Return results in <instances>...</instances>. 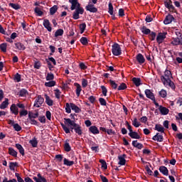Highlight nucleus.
<instances>
[{
  "label": "nucleus",
  "mask_w": 182,
  "mask_h": 182,
  "mask_svg": "<svg viewBox=\"0 0 182 182\" xmlns=\"http://www.w3.org/2000/svg\"><path fill=\"white\" fill-rule=\"evenodd\" d=\"M173 46H180L182 45V37H177L172 39L171 42Z\"/></svg>",
  "instance_id": "obj_8"
},
{
  "label": "nucleus",
  "mask_w": 182,
  "mask_h": 182,
  "mask_svg": "<svg viewBox=\"0 0 182 182\" xmlns=\"http://www.w3.org/2000/svg\"><path fill=\"white\" fill-rule=\"evenodd\" d=\"M34 181L36 182H47L46 178L45 177L42 176L41 173L37 174V177L34 176L33 178Z\"/></svg>",
  "instance_id": "obj_12"
},
{
  "label": "nucleus",
  "mask_w": 182,
  "mask_h": 182,
  "mask_svg": "<svg viewBox=\"0 0 182 182\" xmlns=\"http://www.w3.org/2000/svg\"><path fill=\"white\" fill-rule=\"evenodd\" d=\"M112 48V52L114 56H119V55H122V48L118 43H114Z\"/></svg>",
  "instance_id": "obj_4"
},
{
  "label": "nucleus",
  "mask_w": 182,
  "mask_h": 182,
  "mask_svg": "<svg viewBox=\"0 0 182 182\" xmlns=\"http://www.w3.org/2000/svg\"><path fill=\"white\" fill-rule=\"evenodd\" d=\"M85 29H86V23H83L80 25V33H83V32H85Z\"/></svg>",
  "instance_id": "obj_52"
},
{
  "label": "nucleus",
  "mask_w": 182,
  "mask_h": 182,
  "mask_svg": "<svg viewBox=\"0 0 182 182\" xmlns=\"http://www.w3.org/2000/svg\"><path fill=\"white\" fill-rule=\"evenodd\" d=\"M125 89H127V85H126L125 83H122V84L118 87V90H124Z\"/></svg>",
  "instance_id": "obj_58"
},
{
  "label": "nucleus",
  "mask_w": 182,
  "mask_h": 182,
  "mask_svg": "<svg viewBox=\"0 0 182 182\" xmlns=\"http://www.w3.org/2000/svg\"><path fill=\"white\" fill-rule=\"evenodd\" d=\"M145 95L148 99H151V100H153V102H156V97H154V95L150 90H145Z\"/></svg>",
  "instance_id": "obj_11"
},
{
  "label": "nucleus",
  "mask_w": 182,
  "mask_h": 182,
  "mask_svg": "<svg viewBox=\"0 0 182 182\" xmlns=\"http://www.w3.org/2000/svg\"><path fill=\"white\" fill-rule=\"evenodd\" d=\"M44 96L46 97V103H47L48 106H53V100L46 94L44 95Z\"/></svg>",
  "instance_id": "obj_26"
},
{
  "label": "nucleus",
  "mask_w": 182,
  "mask_h": 182,
  "mask_svg": "<svg viewBox=\"0 0 182 182\" xmlns=\"http://www.w3.org/2000/svg\"><path fill=\"white\" fill-rule=\"evenodd\" d=\"M39 116V114L38 112L33 113V112H29L28 113V119H36Z\"/></svg>",
  "instance_id": "obj_40"
},
{
  "label": "nucleus",
  "mask_w": 182,
  "mask_h": 182,
  "mask_svg": "<svg viewBox=\"0 0 182 182\" xmlns=\"http://www.w3.org/2000/svg\"><path fill=\"white\" fill-rule=\"evenodd\" d=\"M35 12L38 15V16H42L43 15V12L41 11V9L38 7L35 8Z\"/></svg>",
  "instance_id": "obj_51"
},
{
  "label": "nucleus",
  "mask_w": 182,
  "mask_h": 182,
  "mask_svg": "<svg viewBox=\"0 0 182 182\" xmlns=\"http://www.w3.org/2000/svg\"><path fill=\"white\" fill-rule=\"evenodd\" d=\"M136 59L137 62L139 63V65H143V63L146 62V59L144 58V56L141 55V53H139L136 55Z\"/></svg>",
  "instance_id": "obj_16"
},
{
  "label": "nucleus",
  "mask_w": 182,
  "mask_h": 182,
  "mask_svg": "<svg viewBox=\"0 0 182 182\" xmlns=\"http://www.w3.org/2000/svg\"><path fill=\"white\" fill-rule=\"evenodd\" d=\"M9 105V100H8V98H5V100L0 105V109H1V110H4V109H6V107H8Z\"/></svg>",
  "instance_id": "obj_20"
},
{
  "label": "nucleus",
  "mask_w": 182,
  "mask_h": 182,
  "mask_svg": "<svg viewBox=\"0 0 182 182\" xmlns=\"http://www.w3.org/2000/svg\"><path fill=\"white\" fill-rule=\"evenodd\" d=\"M132 146H134V147H136V149H139V150H141V149L143 148V144L139 143L137 141H133Z\"/></svg>",
  "instance_id": "obj_30"
},
{
  "label": "nucleus",
  "mask_w": 182,
  "mask_h": 182,
  "mask_svg": "<svg viewBox=\"0 0 182 182\" xmlns=\"http://www.w3.org/2000/svg\"><path fill=\"white\" fill-rule=\"evenodd\" d=\"M8 45L5 43L0 45V49L2 52H6V48Z\"/></svg>",
  "instance_id": "obj_53"
},
{
  "label": "nucleus",
  "mask_w": 182,
  "mask_h": 182,
  "mask_svg": "<svg viewBox=\"0 0 182 182\" xmlns=\"http://www.w3.org/2000/svg\"><path fill=\"white\" fill-rule=\"evenodd\" d=\"M14 80H16V82L21 81V75H19V73L16 74V75L14 76Z\"/></svg>",
  "instance_id": "obj_62"
},
{
  "label": "nucleus",
  "mask_w": 182,
  "mask_h": 182,
  "mask_svg": "<svg viewBox=\"0 0 182 182\" xmlns=\"http://www.w3.org/2000/svg\"><path fill=\"white\" fill-rule=\"evenodd\" d=\"M156 33H154V32L152 31L151 33H150L149 38H150L151 41H155V40H156Z\"/></svg>",
  "instance_id": "obj_60"
},
{
  "label": "nucleus",
  "mask_w": 182,
  "mask_h": 182,
  "mask_svg": "<svg viewBox=\"0 0 182 182\" xmlns=\"http://www.w3.org/2000/svg\"><path fill=\"white\" fill-rule=\"evenodd\" d=\"M65 120V124L61 123V127H63V129L64 130L65 133L66 134L70 133V129H69V127L67 126H69L71 129V130H75V133L78 134V136H82V127L80 125L76 124L75 121L71 120L69 118H64Z\"/></svg>",
  "instance_id": "obj_1"
},
{
  "label": "nucleus",
  "mask_w": 182,
  "mask_h": 182,
  "mask_svg": "<svg viewBox=\"0 0 182 182\" xmlns=\"http://www.w3.org/2000/svg\"><path fill=\"white\" fill-rule=\"evenodd\" d=\"M62 35H63V29L62 28L58 29L55 33V38H58V36H62Z\"/></svg>",
  "instance_id": "obj_45"
},
{
  "label": "nucleus",
  "mask_w": 182,
  "mask_h": 182,
  "mask_svg": "<svg viewBox=\"0 0 182 182\" xmlns=\"http://www.w3.org/2000/svg\"><path fill=\"white\" fill-rule=\"evenodd\" d=\"M159 171L164 174V176H168V169L166 166H161L159 168Z\"/></svg>",
  "instance_id": "obj_27"
},
{
  "label": "nucleus",
  "mask_w": 182,
  "mask_h": 182,
  "mask_svg": "<svg viewBox=\"0 0 182 182\" xmlns=\"http://www.w3.org/2000/svg\"><path fill=\"white\" fill-rule=\"evenodd\" d=\"M109 83L113 89H117V84L115 81L110 80Z\"/></svg>",
  "instance_id": "obj_59"
},
{
  "label": "nucleus",
  "mask_w": 182,
  "mask_h": 182,
  "mask_svg": "<svg viewBox=\"0 0 182 182\" xmlns=\"http://www.w3.org/2000/svg\"><path fill=\"white\" fill-rule=\"evenodd\" d=\"M10 110L11 113H13V114H15V116H18L19 113V109H18V106L16 105L13 104L10 107Z\"/></svg>",
  "instance_id": "obj_13"
},
{
  "label": "nucleus",
  "mask_w": 182,
  "mask_h": 182,
  "mask_svg": "<svg viewBox=\"0 0 182 182\" xmlns=\"http://www.w3.org/2000/svg\"><path fill=\"white\" fill-rule=\"evenodd\" d=\"M159 110L161 114H162L163 116H166V114H168V112H170V110H168V109H167L163 106H159Z\"/></svg>",
  "instance_id": "obj_17"
},
{
  "label": "nucleus",
  "mask_w": 182,
  "mask_h": 182,
  "mask_svg": "<svg viewBox=\"0 0 182 182\" xmlns=\"http://www.w3.org/2000/svg\"><path fill=\"white\" fill-rule=\"evenodd\" d=\"M171 76V71L168 70H166L164 72V75L161 77V80L162 82H165L166 80H170V77Z\"/></svg>",
  "instance_id": "obj_9"
},
{
  "label": "nucleus",
  "mask_w": 182,
  "mask_h": 182,
  "mask_svg": "<svg viewBox=\"0 0 182 182\" xmlns=\"http://www.w3.org/2000/svg\"><path fill=\"white\" fill-rule=\"evenodd\" d=\"M56 11H58V6L55 5L50 9V15H55V14H56Z\"/></svg>",
  "instance_id": "obj_43"
},
{
  "label": "nucleus",
  "mask_w": 182,
  "mask_h": 182,
  "mask_svg": "<svg viewBox=\"0 0 182 182\" xmlns=\"http://www.w3.org/2000/svg\"><path fill=\"white\" fill-rule=\"evenodd\" d=\"M30 144H31L32 147H38V139L36 137L31 139L29 141Z\"/></svg>",
  "instance_id": "obj_35"
},
{
  "label": "nucleus",
  "mask_w": 182,
  "mask_h": 182,
  "mask_svg": "<svg viewBox=\"0 0 182 182\" xmlns=\"http://www.w3.org/2000/svg\"><path fill=\"white\" fill-rule=\"evenodd\" d=\"M100 163L102 164V168L105 170L107 169V164L106 163V161L103 159H100Z\"/></svg>",
  "instance_id": "obj_46"
},
{
  "label": "nucleus",
  "mask_w": 182,
  "mask_h": 182,
  "mask_svg": "<svg viewBox=\"0 0 182 182\" xmlns=\"http://www.w3.org/2000/svg\"><path fill=\"white\" fill-rule=\"evenodd\" d=\"M118 159L119 160L118 163L119 166H124V164H126V154L118 156Z\"/></svg>",
  "instance_id": "obj_19"
},
{
  "label": "nucleus",
  "mask_w": 182,
  "mask_h": 182,
  "mask_svg": "<svg viewBox=\"0 0 182 182\" xmlns=\"http://www.w3.org/2000/svg\"><path fill=\"white\" fill-rule=\"evenodd\" d=\"M173 20H174V17H173V16L168 15L166 16L165 20L164 21V23L165 25H168L169 23H172Z\"/></svg>",
  "instance_id": "obj_18"
},
{
  "label": "nucleus",
  "mask_w": 182,
  "mask_h": 182,
  "mask_svg": "<svg viewBox=\"0 0 182 182\" xmlns=\"http://www.w3.org/2000/svg\"><path fill=\"white\" fill-rule=\"evenodd\" d=\"M163 83L164 86H169V87H171L173 90L176 89V85H174V82L171 81V80H166L165 81H163Z\"/></svg>",
  "instance_id": "obj_15"
},
{
  "label": "nucleus",
  "mask_w": 182,
  "mask_h": 182,
  "mask_svg": "<svg viewBox=\"0 0 182 182\" xmlns=\"http://www.w3.org/2000/svg\"><path fill=\"white\" fill-rule=\"evenodd\" d=\"M97 4V0H90L88 5L85 7L86 11L92 12V14L97 12V8L95 7V4Z\"/></svg>",
  "instance_id": "obj_3"
},
{
  "label": "nucleus",
  "mask_w": 182,
  "mask_h": 182,
  "mask_svg": "<svg viewBox=\"0 0 182 182\" xmlns=\"http://www.w3.org/2000/svg\"><path fill=\"white\" fill-rule=\"evenodd\" d=\"M164 6L168 9H171V11H174V6L171 4V0H169L168 1H164Z\"/></svg>",
  "instance_id": "obj_23"
},
{
  "label": "nucleus",
  "mask_w": 182,
  "mask_h": 182,
  "mask_svg": "<svg viewBox=\"0 0 182 182\" xmlns=\"http://www.w3.org/2000/svg\"><path fill=\"white\" fill-rule=\"evenodd\" d=\"M64 164H65V166H73V164H75V161H69V159L65 158L64 159Z\"/></svg>",
  "instance_id": "obj_36"
},
{
  "label": "nucleus",
  "mask_w": 182,
  "mask_h": 182,
  "mask_svg": "<svg viewBox=\"0 0 182 182\" xmlns=\"http://www.w3.org/2000/svg\"><path fill=\"white\" fill-rule=\"evenodd\" d=\"M99 102L101 106H106V105H107V103L106 102V100H105V98H99Z\"/></svg>",
  "instance_id": "obj_56"
},
{
  "label": "nucleus",
  "mask_w": 182,
  "mask_h": 182,
  "mask_svg": "<svg viewBox=\"0 0 182 182\" xmlns=\"http://www.w3.org/2000/svg\"><path fill=\"white\" fill-rule=\"evenodd\" d=\"M89 130L92 133V134H99V133H100L99 129H97L96 126H91L89 128Z\"/></svg>",
  "instance_id": "obj_24"
},
{
  "label": "nucleus",
  "mask_w": 182,
  "mask_h": 182,
  "mask_svg": "<svg viewBox=\"0 0 182 182\" xmlns=\"http://www.w3.org/2000/svg\"><path fill=\"white\" fill-rule=\"evenodd\" d=\"M167 35V33L163 32V33H159L156 36V42L160 45V43H163L164 42V39H166V36Z\"/></svg>",
  "instance_id": "obj_6"
},
{
  "label": "nucleus",
  "mask_w": 182,
  "mask_h": 182,
  "mask_svg": "<svg viewBox=\"0 0 182 182\" xmlns=\"http://www.w3.org/2000/svg\"><path fill=\"white\" fill-rule=\"evenodd\" d=\"M80 43H82V45H87V43H88L87 38H86V37H82V38L80 39Z\"/></svg>",
  "instance_id": "obj_49"
},
{
  "label": "nucleus",
  "mask_w": 182,
  "mask_h": 182,
  "mask_svg": "<svg viewBox=\"0 0 182 182\" xmlns=\"http://www.w3.org/2000/svg\"><path fill=\"white\" fill-rule=\"evenodd\" d=\"M159 95L161 97H166L167 96V92L165 90H161L159 92Z\"/></svg>",
  "instance_id": "obj_57"
},
{
  "label": "nucleus",
  "mask_w": 182,
  "mask_h": 182,
  "mask_svg": "<svg viewBox=\"0 0 182 182\" xmlns=\"http://www.w3.org/2000/svg\"><path fill=\"white\" fill-rule=\"evenodd\" d=\"M46 80H53L55 79V75L52 73H48L46 77Z\"/></svg>",
  "instance_id": "obj_42"
},
{
  "label": "nucleus",
  "mask_w": 182,
  "mask_h": 182,
  "mask_svg": "<svg viewBox=\"0 0 182 182\" xmlns=\"http://www.w3.org/2000/svg\"><path fill=\"white\" fill-rule=\"evenodd\" d=\"M129 136L132 139H140V135H139V134L136 132H129Z\"/></svg>",
  "instance_id": "obj_29"
},
{
  "label": "nucleus",
  "mask_w": 182,
  "mask_h": 182,
  "mask_svg": "<svg viewBox=\"0 0 182 182\" xmlns=\"http://www.w3.org/2000/svg\"><path fill=\"white\" fill-rule=\"evenodd\" d=\"M9 154H10V156H12L13 157H17L18 156V152L16 151H15V149H14L13 148H9Z\"/></svg>",
  "instance_id": "obj_31"
},
{
  "label": "nucleus",
  "mask_w": 182,
  "mask_h": 182,
  "mask_svg": "<svg viewBox=\"0 0 182 182\" xmlns=\"http://www.w3.org/2000/svg\"><path fill=\"white\" fill-rule=\"evenodd\" d=\"M108 13L109 15H113V4L110 2L108 4Z\"/></svg>",
  "instance_id": "obj_47"
},
{
  "label": "nucleus",
  "mask_w": 182,
  "mask_h": 182,
  "mask_svg": "<svg viewBox=\"0 0 182 182\" xmlns=\"http://www.w3.org/2000/svg\"><path fill=\"white\" fill-rule=\"evenodd\" d=\"M74 85L76 87V95L77 97L80 96V92H82V86L79 83H74Z\"/></svg>",
  "instance_id": "obj_21"
},
{
  "label": "nucleus",
  "mask_w": 182,
  "mask_h": 182,
  "mask_svg": "<svg viewBox=\"0 0 182 182\" xmlns=\"http://www.w3.org/2000/svg\"><path fill=\"white\" fill-rule=\"evenodd\" d=\"M64 149L67 152H69L70 150H72V147H70V145L68 143V141H66L65 143Z\"/></svg>",
  "instance_id": "obj_44"
},
{
  "label": "nucleus",
  "mask_w": 182,
  "mask_h": 182,
  "mask_svg": "<svg viewBox=\"0 0 182 182\" xmlns=\"http://www.w3.org/2000/svg\"><path fill=\"white\" fill-rule=\"evenodd\" d=\"M72 110H73L75 113H80V108H79V107H77V105H76L73 103L69 104L67 102L65 104L66 113H71Z\"/></svg>",
  "instance_id": "obj_2"
},
{
  "label": "nucleus",
  "mask_w": 182,
  "mask_h": 182,
  "mask_svg": "<svg viewBox=\"0 0 182 182\" xmlns=\"http://www.w3.org/2000/svg\"><path fill=\"white\" fill-rule=\"evenodd\" d=\"M141 31L142 33H144V35H149V33L151 32V31H150V29L147 28L146 26L141 28Z\"/></svg>",
  "instance_id": "obj_34"
},
{
  "label": "nucleus",
  "mask_w": 182,
  "mask_h": 182,
  "mask_svg": "<svg viewBox=\"0 0 182 182\" xmlns=\"http://www.w3.org/2000/svg\"><path fill=\"white\" fill-rule=\"evenodd\" d=\"M13 127L16 132H21L22 130V127L18 124H14Z\"/></svg>",
  "instance_id": "obj_54"
},
{
  "label": "nucleus",
  "mask_w": 182,
  "mask_h": 182,
  "mask_svg": "<svg viewBox=\"0 0 182 182\" xmlns=\"http://www.w3.org/2000/svg\"><path fill=\"white\" fill-rule=\"evenodd\" d=\"M43 102H45V99L42 96L38 95L35 100L34 107H41Z\"/></svg>",
  "instance_id": "obj_7"
},
{
  "label": "nucleus",
  "mask_w": 182,
  "mask_h": 182,
  "mask_svg": "<svg viewBox=\"0 0 182 182\" xmlns=\"http://www.w3.org/2000/svg\"><path fill=\"white\" fill-rule=\"evenodd\" d=\"M18 166V163L16 162H10L9 163V168L11 171H15V167Z\"/></svg>",
  "instance_id": "obj_39"
},
{
  "label": "nucleus",
  "mask_w": 182,
  "mask_h": 182,
  "mask_svg": "<svg viewBox=\"0 0 182 182\" xmlns=\"http://www.w3.org/2000/svg\"><path fill=\"white\" fill-rule=\"evenodd\" d=\"M132 81L134 82L136 86H140V85H141V80H140V78L134 77L132 79Z\"/></svg>",
  "instance_id": "obj_41"
},
{
  "label": "nucleus",
  "mask_w": 182,
  "mask_h": 182,
  "mask_svg": "<svg viewBox=\"0 0 182 182\" xmlns=\"http://www.w3.org/2000/svg\"><path fill=\"white\" fill-rule=\"evenodd\" d=\"M16 147L18 149V151L21 156H25V149L20 144H16Z\"/></svg>",
  "instance_id": "obj_22"
},
{
  "label": "nucleus",
  "mask_w": 182,
  "mask_h": 182,
  "mask_svg": "<svg viewBox=\"0 0 182 182\" xmlns=\"http://www.w3.org/2000/svg\"><path fill=\"white\" fill-rule=\"evenodd\" d=\"M101 89L102 90V94L104 95V96H107V89L106 88V87H105V85L101 86Z\"/></svg>",
  "instance_id": "obj_61"
},
{
  "label": "nucleus",
  "mask_w": 182,
  "mask_h": 182,
  "mask_svg": "<svg viewBox=\"0 0 182 182\" xmlns=\"http://www.w3.org/2000/svg\"><path fill=\"white\" fill-rule=\"evenodd\" d=\"M132 126H134V127H140V126H141V124L140 123V122H139L137 118L135 117L132 120Z\"/></svg>",
  "instance_id": "obj_33"
},
{
  "label": "nucleus",
  "mask_w": 182,
  "mask_h": 182,
  "mask_svg": "<svg viewBox=\"0 0 182 182\" xmlns=\"http://www.w3.org/2000/svg\"><path fill=\"white\" fill-rule=\"evenodd\" d=\"M82 87H86L87 86V80L86 79L82 80Z\"/></svg>",
  "instance_id": "obj_63"
},
{
  "label": "nucleus",
  "mask_w": 182,
  "mask_h": 182,
  "mask_svg": "<svg viewBox=\"0 0 182 182\" xmlns=\"http://www.w3.org/2000/svg\"><path fill=\"white\" fill-rule=\"evenodd\" d=\"M15 46L16 49H18V50H25V49H26V48L22 43H19V42L16 43Z\"/></svg>",
  "instance_id": "obj_25"
},
{
  "label": "nucleus",
  "mask_w": 182,
  "mask_h": 182,
  "mask_svg": "<svg viewBox=\"0 0 182 182\" xmlns=\"http://www.w3.org/2000/svg\"><path fill=\"white\" fill-rule=\"evenodd\" d=\"M20 117H23V116H26L28 114V110L26 109H21L19 112Z\"/></svg>",
  "instance_id": "obj_55"
},
{
  "label": "nucleus",
  "mask_w": 182,
  "mask_h": 182,
  "mask_svg": "<svg viewBox=\"0 0 182 182\" xmlns=\"http://www.w3.org/2000/svg\"><path fill=\"white\" fill-rule=\"evenodd\" d=\"M43 25L48 32H52V27L50 26V22H49V20L44 19Z\"/></svg>",
  "instance_id": "obj_14"
},
{
  "label": "nucleus",
  "mask_w": 182,
  "mask_h": 182,
  "mask_svg": "<svg viewBox=\"0 0 182 182\" xmlns=\"http://www.w3.org/2000/svg\"><path fill=\"white\" fill-rule=\"evenodd\" d=\"M155 130L159 132L160 133H164V127L161 124H156L155 125Z\"/></svg>",
  "instance_id": "obj_32"
},
{
  "label": "nucleus",
  "mask_w": 182,
  "mask_h": 182,
  "mask_svg": "<svg viewBox=\"0 0 182 182\" xmlns=\"http://www.w3.org/2000/svg\"><path fill=\"white\" fill-rule=\"evenodd\" d=\"M75 11H74L73 14V19H79L80 16L79 15H83V12H85V9H82V7H77L75 9Z\"/></svg>",
  "instance_id": "obj_5"
},
{
  "label": "nucleus",
  "mask_w": 182,
  "mask_h": 182,
  "mask_svg": "<svg viewBox=\"0 0 182 182\" xmlns=\"http://www.w3.org/2000/svg\"><path fill=\"white\" fill-rule=\"evenodd\" d=\"M28 95V91L26 89H21L19 92V96L26 97Z\"/></svg>",
  "instance_id": "obj_38"
},
{
  "label": "nucleus",
  "mask_w": 182,
  "mask_h": 182,
  "mask_svg": "<svg viewBox=\"0 0 182 182\" xmlns=\"http://www.w3.org/2000/svg\"><path fill=\"white\" fill-rule=\"evenodd\" d=\"M70 4H71L70 9L71 11H75L76 8H80V4H79V1L77 0H68Z\"/></svg>",
  "instance_id": "obj_10"
},
{
  "label": "nucleus",
  "mask_w": 182,
  "mask_h": 182,
  "mask_svg": "<svg viewBox=\"0 0 182 182\" xmlns=\"http://www.w3.org/2000/svg\"><path fill=\"white\" fill-rule=\"evenodd\" d=\"M9 6L11 8H13V9H16V10L21 9V6H19L18 4H16L10 3Z\"/></svg>",
  "instance_id": "obj_48"
},
{
  "label": "nucleus",
  "mask_w": 182,
  "mask_h": 182,
  "mask_svg": "<svg viewBox=\"0 0 182 182\" xmlns=\"http://www.w3.org/2000/svg\"><path fill=\"white\" fill-rule=\"evenodd\" d=\"M3 182H18V181H16V179L13 178L11 180H9L8 181V178H4V179L3 180Z\"/></svg>",
  "instance_id": "obj_64"
},
{
  "label": "nucleus",
  "mask_w": 182,
  "mask_h": 182,
  "mask_svg": "<svg viewBox=\"0 0 182 182\" xmlns=\"http://www.w3.org/2000/svg\"><path fill=\"white\" fill-rule=\"evenodd\" d=\"M56 85V82L51 80L48 82H45V86L46 87H53Z\"/></svg>",
  "instance_id": "obj_37"
},
{
  "label": "nucleus",
  "mask_w": 182,
  "mask_h": 182,
  "mask_svg": "<svg viewBox=\"0 0 182 182\" xmlns=\"http://www.w3.org/2000/svg\"><path fill=\"white\" fill-rule=\"evenodd\" d=\"M152 139L156 141L161 142L163 141V135H160L159 133H157L155 136H153Z\"/></svg>",
  "instance_id": "obj_28"
},
{
  "label": "nucleus",
  "mask_w": 182,
  "mask_h": 182,
  "mask_svg": "<svg viewBox=\"0 0 182 182\" xmlns=\"http://www.w3.org/2000/svg\"><path fill=\"white\" fill-rule=\"evenodd\" d=\"M54 92H55V96L56 99H60V95L62 94L60 90H59V89H56L54 90Z\"/></svg>",
  "instance_id": "obj_50"
}]
</instances>
